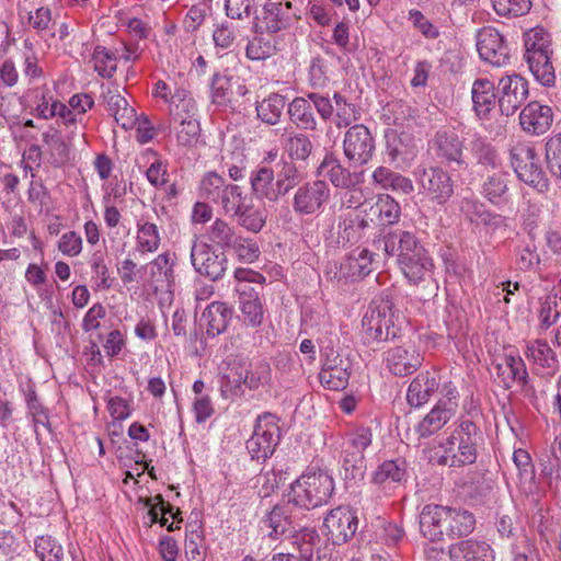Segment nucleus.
I'll list each match as a JSON object with an SVG mask.
<instances>
[{
    "label": "nucleus",
    "mask_w": 561,
    "mask_h": 561,
    "mask_svg": "<svg viewBox=\"0 0 561 561\" xmlns=\"http://www.w3.org/2000/svg\"><path fill=\"white\" fill-rule=\"evenodd\" d=\"M471 152L481 165L493 169L499 165V157L495 150L480 137L472 140Z\"/></svg>",
    "instance_id": "0e129e2a"
},
{
    "label": "nucleus",
    "mask_w": 561,
    "mask_h": 561,
    "mask_svg": "<svg viewBox=\"0 0 561 561\" xmlns=\"http://www.w3.org/2000/svg\"><path fill=\"white\" fill-rule=\"evenodd\" d=\"M414 176L422 192L434 203L444 205L454 194V181L439 167H417Z\"/></svg>",
    "instance_id": "6e6552de"
},
{
    "label": "nucleus",
    "mask_w": 561,
    "mask_h": 561,
    "mask_svg": "<svg viewBox=\"0 0 561 561\" xmlns=\"http://www.w3.org/2000/svg\"><path fill=\"white\" fill-rule=\"evenodd\" d=\"M226 186L224 178L210 171L203 176L199 184V193L203 198L215 202L219 198V194Z\"/></svg>",
    "instance_id": "13d9d810"
},
{
    "label": "nucleus",
    "mask_w": 561,
    "mask_h": 561,
    "mask_svg": "<svg viewBox=\"0 0 561 561\" xmlns=\"http://www.w3.org/2000/svg\"><path fill=\"white\" fill-rule=\"evenodd\" d=\"M511 163L517 176L539 192L548 190L549 183L539 164V160L529 147H519L511 151Z\"/></svg>",
    "instance_id": "9d476101"
},
{
    "label": "nucleus",
    "mask_w": 561,
    "mask_h": 561,
    "mask_svg": "<svg viewBox=\"0 0 561 561\" xmlns=\"http://www.w3.org/2000/svg\"><path fill=\"white\" fill-rule=\"evenodd\" d=\"M285 104L286 102L284 96L276 93L271 94L257 104V116L264 123L275 125L282 116Z\"/></svg>",
    "instance_id": "c03bdc74"
},
{
    "label": "nucleus",
    "mask_w": 561,
    "mask_h": 561,
    "mask_svg": "<svg viewBox=\"0 0 561 561\" xmlns=\"http://www.w3.org/2000/svg\"><path fill=\"white\" fill-rule=\"evenodd\" d=\"M275 49V45L270 39L256 34V36L249 41L245 55L251 60H264L271 57Z\"/></svg>",
    "instance_id": "052dcab7"
},
{
    "label": "nucleus",
    "mask_w": 561,
    "mask_h": 561,
    "mask_svg": "<svg viewBox=\"0 0 561 561\" xmlns=\"http://www.w3.org/2000/svg\"><path fill=\"white\" fill-rule=\"evenodd\" d=\"M370 213L377 217L379 226H390L399 221L401 207L389 195H381L370 207Z\"/></svg>",
    "instance_id": "4c0bfd02"
},
{
    "label": "nucleus",
    "mask_w": 561,
    "mask_h": 561,
    "mask_svg": "<svg viewBox=\"0 0 561 561\" xmlns=\"http://www.w3.org/2000/svg\"><path fill=\"white\" fill-rule=\"evenodd\" d=\"M419 524L421 534L435 542L470 535L476 527V517L462 507L427 504L420 513Z\"/></svg>",
    "instance_id": "f03ea898"
},
{
    "label": "nucleus",
    "mask_w": 561,
    "mask_h": 561,
    "mask_svg": "<svg viewBox=\"0 0 561 561\" xmlns=\"http://www.w3.org/2000/svg\"><path fill=\"white\" fill-rule=\"evenodd\" d=\"M333 100L335 103V125L339 128L347 127L357 121V111L353 103L347 102L340 93H334Z\"/></svg>",
    "instance_id": "6e6d98bb"
},
{
    "label": "nucleus",
    "mask_w": 561,
    "mask_h": 561,
    "mask_svg": "<svg viewBox=\"0 0 561 561\" xmlns=\"http://www.w3.org/2000/svg\"><path fill=\"white\" fill-rule=\"evenodd\" d=\"M394 317L393 302L389 297L373 300L362 321L365 343H380L396 337Z\"/></svg>",
    "instance_id": "423d86ee"
},
{
    "label": "nucleus",
    "mask_w": 561,
    "mask_h": 561,
    "mask_svg": "<svg viewBox=\"0 0 561 561\" xmlns=\"http://www.w3.org/2000/svg\"><path fill=\"white\" fill-rule=\"evenodd\" d=\"M471 99L473 110L480 118H486L499 100L494 84L488 79L474 80L471 89Z\"/></svg>",
    "instance_id": "bb28decb"
},
{
    "label": "nucleus",
    "mask_w": 561,
    "mask_h": 561,
    "mask_svg": "<svg viewBox=\"0 0 561 561\" xmlns=\"http://www.w3.org/2000/svg\"><path fill=\"white\" fill-rule=\"evenodd\" d=\"M497 103L503 115H513L528 96V83L519 75L504 77L499 82Z\"/></svg>",
    "instance_id": "f3484780"
},
{
    "label": "nucleus",
    "mask_w": 561,
    "mask_h": 561,
    "mask_svg": "<svg viewBox=\"0 0 561 561\" xmlns=\"http://www.w3.org/2000/svg\"><path fill=\"white\" fill-rule=\"evenodd\" d=\"M386 362L393 375L403 377L417 370L423 357L413 346H398L387 352Z\"/></svg>",
    "instance_id": "aec40b11"
},
{
    "label": "nucleus",
    "mask_w": 561,
    "mask_h": 561,
    "mask_svg": "<svg viewBox=\"0 0 561 561\" xmlns=\"http://www.w3.org/2000/svg\"><path fill=\"white\" fill-rule=\"evenodd\" d=\"M284 136L286 137L285 148L291 159L306 161L310 157L313 146L307 135L286 131Z\"/></svg>",
    "instance_id": "79ce46f5"
},
{
    "label": "nucleus",
    "mask_w": 561,
    "mask_h": 561,
    "mask_svg": "<svg viewBox=\"0 0 561 561\" xmlns=\"http://www.w3.org/2000/svg\"><path fill=\"white\" fill-rule=\"evenodd\" d=\"M173 119L175 122H180V126L178 128L179 142L184 146L191 145L192 141L197 138L201 130L197 119L192 116L183 117L179 113L173 115Z\"/></svg>",
    "instance_id": "e2e57ef3"
},
{
    "label": "nucleus",
    "mask_w": 561,
    "mask_h": 561,
    "mask_svg": "<svg viewBox=\"0 0 561 561\" xmlns=\"http://www.w3.org/2000/svg\"><path fill=\"white\" fill-rule=\"evenodd\" d=\"M330 187L321 180L307 182L298 187L293 198V209L298 215H313L329 201Z\"/></svg>",
    "instance_id": "4468645a"
},
{
    "label": "nucleus",
    "mask_w": 561,
    "mask_h": 561,
    "mask_svg": "<svg viewBox=\"0 0 561 561\" xmlns=\"http://www.w3.org/2000/svg\"><path fill=\"white\" fill-rule=\"evenodd\" d=\"M160 234L156 224L138 221L137 249L141 252H156L160 247Z\"/></svg>",
    "instance_id": "a18cd8bd"
},
{
    "label": "nucleus",
    "mask_w": 561,
    "mask_h": 561,
    "mask_svg": "<svg viewBox=\"0 0 561 561\" xmlns=\"http://www.w3.org/2000/svg\"><path fill=\"white\" fill-rule=\"evenodd\" d=\"M146 505L150 506L149 515L151 523H160L161 526H167L168 530H173V524L168 525V518L164 516L165 514H170L173 519H176L178 515L181 514L179 508L174 512L173 506L170 503H165L160 494L147 499Z\"/></svg>",
    "instance_id": "49530a36"
},
{
    "label": "nucleus",
    "mask_w": 561,
    "mask_h": 561,
    "mask_svg": "<svg viewBox=\"0 0 561 561\" xmlns=\"http://www.w3.org/2000/svg\"><path fill=\"white\" fill-rule=\"evenodd\" d=\"M280 438L279 427L272 414L257 417L253 435L247 442V448L253 459H266L277 446Z\"/></svg>",
    "instance_id": "1a4fd4ad"
},
{
    "label": "nucleus",
    "mask_w": 561,
    "mask_h": 561,
    "mask_svg": "<svg viewBox=\"0 0 561 561\" xmlns=\"http://www.w3.org/2000/svg\"><path fill=\"white\" fill-rule=\"evenodd\" d=\"M239 226L251 232H260L265 225L266 216L264 211L254 208L252 205H243L234 215Z\"/></svg>",
    "instance_id": "de8ad7c7"
},
{
    "label": "nucleus",
    "mask_w": 561,
    "mask_h": 561,
    "mask_svg": "<svg viewBox=\"0 0 561 561\" xmlns=\"http://www.w3.org/2000/svg\"><path fill=\"white\" fill-rule=\"evenodd\" d=\"M35 553L41 561H73L51 536H39L35 540Z\"/></svg>",
    "instance_id": "a19ab883"
},
{
    "label": "nucleus",
    "mask_w": 561,
    "mask_h": 561,
    "mask_svg": "<svg viewBox=\"0 0 561 561\" xmlns=\"http://www.w3.org/2000/svg\"><path fill=\"white\" fill-rule=\"evenodd\" d=\"M477 49L480 57L497 67L510 59V50L500 32L493 27H483L477 34Z\"/></svg>",
    "instance_id": "dca6fc26"
},
{
    "label": "nucleus",
    "mask_w": 561,
    "mask_h": 561,
    "mask_svg": "<svg viewBox=\"0 0 561 561\" xmlns=\"http://www.w3.org/2000/svg\"><path fill=\"white\" fill-rule=\"evenodd\" d=\"M274 179L275 173L271 168L261 167L254 170L250 176L252 193L257 198L276 202L279 195Z\"/></svg>",
    "instance_id": "7c9ffc66"
},
{
    "label": "nucleus",
    "mask_w": 561,
    "mask_h": 561,
    "mask_svg": "<svg viewBox=\"0 0 561 561\" xmlns=\"http://www.w3.org/2000/svg\"><path fill=\"white\" fill-rule=\"evenodd\" d=\"M234 98V82L232 77L214 75L211 81L213 103L225 105Z\"/></svg>",
    "instance_id": "09e8293b"
},
{
    "label": "nucleus",
    "mask_w": 561,
    "mask_h": 561,
    "mask_svg": "<svg viewBox=\"0 0 561 561\" xmlns=\"http://www.w3.org/2000/svg\"><path fill=\"white\" fill-rule=\"evenodd\" d=\"M343 151L354 167L368 163L375 151V140L369 129L362 124L351 126L344 136Z\"/></svg>",
    "instance_id": "f8f14e48"
},
{
    "label": "nucleus",
    "mask_w": 561,
    "mask_h": 561,
    "mask_svg": "<svg viewBox=\"0 0 561 561\" xmlns=\"http://www.w3.org/2000/svg\"><path fill=\"white\" fill-rule=\"evenodd\" d=\"M525 59L538 82L550 87L554 83V68L550 60V36L543 28H534L525 36Z\"/></svg>",
    "instance_id": "39448f33"
},
{
    "label": "nucleus",
    "mask_w": 561,
    "mask_h": 561,
    "mask_svg": "<svg viewBox=\"0 0 561 561\" xmlns=\"http://www.w3.org/2000/svg\"><path fill=\"white\" fill-rule=\"evenodd\" d=\"M494 371L504 388L508 389L513 383L525 385L527 381V370L524 360L520 357L506 355L496 362Z\"/></svg>",
    "instance_id": "5701e85b"
},
{
    "label": "nucleus",
    "mask_w": 561,
    "mask_h": 561,
    "mask_svg": "<svg viewBox=\"0 0 561 561\" xmlns=\"http://www.w3.org/2000/svg\"><path fill=\"white\" fill-rule=\"evenodd\" d=\"M553 122V113L550 106L537 101L528 103L520 112L519 123L528 134L542 135L548 131Z\"/></svg>",
    "instance_id": "6ab92c4d"
},
{
    "label": "nucleus",
    "mask_w": 561,
    "mask_h": 561,
    "mask_svg": "<svg viewBox=\"0 0 561 561\" xmlns=\"http://www.w3.org/2000/svg\"><path fill=\"white\" fill-rule=\"evenodd\" d=\"M276 172V187L280 196L286 195L302 181V174L291 161H282Z\"/></svg>",
    "instance_id": "58836bf2"
},
{
    "label": "nucleus",
    "mask_w": 561,
    "mask_h": 561,
    "mask_svg": "<svg viewBox=\"0 0 561 561\" xmlns=\"http://www.w3.org/2000/svg\"><path fill=\"white\" fill-rule=\"evenodd\" d=\"M191 260L197 273L213 280L220 278L226 271L227 259L225 254H217L202 242L193 244Z\"/></svg>",
    "instance_id": "a211bd4d"
},
{
    "label": "nucleus",
    "mask_w": 561,
    "mask_h": 561,
    "mask_svg": "<svg viewBox=\"0 0 561 561\" xmlns=\"http://www.w3.org/2000/svg\"><path fill=\"white\" fill-rule=\"evenodd\" d=\"M495 13L504 18L523 16L531 8L530 0H491Z\"/></svg>",
    "instance_id": "864d4df0"
},
{
    "label": "nucleus",
    "mask_w": 561,
    "mask_h": 561,
    "mask_svg": "<svg viewBox=\"0 0 561 561\" xmlns=\"http://www.w3.org/2000/svg\"><path fill=\"white\" fill-rule=\"evenodd\" d=\"M288 115L290 121L298 127L305 130H314L317 128V121L313 115V106L304 98H295L288 104Z\"/></svg>",
    "instance_id": "c9c22d12"
},
{
    "label": "nucleus",
    "mask_w": 561,
    "mask_h": 561,
    "mask_svg": "<svg viewBox=\"0 0 561 561\" xmlns=\"http://www.w3.org/2000/svg\"><path fill=\"white\" fill-rule=\"evenodd\" d=\"M546 162L550 173L561 179V134L548 139L546 144Z\"/></svg>",
    "instance_id": "bf43d9fd"
},
{
    "label": "nucleus",
    "mask_w": 561,
    "mask_h": 561,
    "mask_svg": "<svg viewBox=\"0 0 561 561\" xmlns=\"http://www.w3.org/2000/svg\"><path fill=\"white\" fill-rule=\"evenodd\" d=\"M334 490L331 476L322 470L301 474L290 485V502L296 506L312 510L328 503Z\"/></svg>",
    "instance_id": "20e7f679"
},
{
    "label": "nucleus",
    "mask_w": 561,
    "mask_h": 561,
    "mask_svg": "<svg viewBox=\"0 0 561 561\" xmlns=\"http://www.w3.org/2000/svg\"><path fill=\"white\" fill-rule=\"evenodd\" d=\"M232 317V309L225 302L214 301L202 313V321L210 336L225 332Z\"/></svg>",
    "instance_id": "c756f323"
},
{
    "label": "nucleus",
    "mask_w": 561,
    "mask_h": 561,
    "mask_svg": "<svg viewBox=\"0 0 561 561\" xmlns=\"http://www.w3.org/2000/svg\"><path fill=\"white\" fill-rule=\"evenodd\" d=\"M453 409L451 405L443 409L436 404L417 424L415 430L420 437L426 438L440 431L455 416Z\"/></svg>",
    "instance_id": "f704fd0d"
},
{
    "label": "nucleus",
    "mask_w": 561,
    "mask_h": 561,
    "mask_svg": "<svg viewBox=\"0 0 561 561\" xmlns=\"http://www.w3.org/2000/svg\"><path fill=\"white\" fill-rule=\"evenodd\" d=\"M351 367H339L327 373L319 374L320 382L330 390H344L350 380Z\"/></svg>",
    "instance_id": "680f3d73"
},
{
    "label": "nucleus",
    "mask_w": 561,
    "mask_h": 561,
    "mask_svg": "<svg viewBox=\"0 0 561 561\" xmlns=\"http://www.w3.org/2000/svg\"><path fill=\"white\" fill-rule=\"evenodd\" d=\"M438 376L435 371H421L410 383L407 400L411 407L425 404L438 390Z\"/></svg>",
    "instance_id": "4be33fe9"
},
{
    "label": "nucleus",
    "mask_w": 561,
    "mask_h": 561,
    "mask_svg": "<svg viewBox=\"0 0 561 561\" xmlns=\"http://www.w3.org/2000/svg\"><path fill=\"white\" fill-rule=\"evenodd\" d=\"M506 191V178L502 172H497L489 176L483 184V193L485 197L492 203H497Z\"/></svg>",
    "instance_id": "69168bd1"
},
{
    "label": "nucleus",
    "mask_w": 561,
    "mask_h": 561,
    "mask_svg": "<svg viewBox=\"0 0 561 561\" xmlns=\"http://www.w3.org/2000/svg\"><path fill=\"white\" fill-rule=\"evenodd\" d=\"M209 240L220 248H230L237 242L239 236L232 227L221 219H216L208 231Z\"/></svg>",
    "instance_id": "8fccbe9b"
},
{
    "label": "nucleus",
    "mask_w": 561,
    "mask_h": 561,
    "mask_svg": "<svg viewBox=\"0 0 561 561\" xmlns=\"http://www.w3.org/2000/svg\"><path fill=\"white\" fill-rule=\"evenodd\" d=\"M43 142L47 147L49 161L54 167L60 168L70 161V146L62 139L59 130L49 128L43 133Z\"/></svg>",
    "instance_id": "473e14b6"
},
{
    "label": "nucleus",
    "mask_w": 561,
    "mask_h": 561,
    "mask_svg": "<svg viewBox=\"0 0 561 561\" xmlns=\"http://www.w3.org/2000/svg\"><path fill=\"white\" fill-rule=\"evenodd\" d=\"M480 432L469 420L461 421L445 443L427 449L430 462L439 466L460 468L477 459Z\"/></svg>",
    "instance_id": "7ed1b4c3"
},
{
    "label": "nucleus",
    "mask_w": 561,
    "mask_h": 561,
    "mask_svg": "<svg viewBox=\"0 0 561 561\" xmlns=\"http://www.w3.org/2000/svg\"><path fill=\"white\" fill-rule=\"evenodd\" d=\"M173 261L169 253L159 254L150 262L149 285L157 291H168L174 283Z\"/></svg>",
    "instance_id": "393cba45"
},
{
    "label": "nucleus",
    "mask_w": 561,
    "mask_h": 561,
    "mask_svg": "<svg viewBox=\"0 0 561 561\" xmlns=\"http://www.w3.org/2000/svg\"><path fill=\"white\" fill-rule=\"evenodd\" d=\"M214 203L219 204L226 214L234 216L244 205L241 187L236 184H227L219 194V198Z\"/></svg>",
    "instance_id": "603ef678"
},
{
    "label": "nucleus",
    "mask_w": 561,
    "mask_h": 561,
    "mask_svg": "<svg viewBox=\"0 0 561 561\" xmlns=\"http://www.w3.org/2000/svg\"><path fill=\"white\" fill-rule=\"evenodd\" d=\"M357 526V516L347 506L331 510L323 522L325 535L333 546L347 542L355 535Z\"/></svg>",
    "instance_id": "ddd939ff"
},
{
    "label": "nucleus",
    "mask_w": 561,
    "mask_h": 561,
    "mask_svg": "<svg viewBox=\"0 0 561 561\" xmlns=\"http://www.w3.org/2000/svg\"><path fill=\"white\" fill-rule=\"evenodd\" d=\"M460 213L472 224L496 228L501 225L500 215L490 213L485 206L472 197H462L458 202Z\"/></svg>",
    "instance_id": "c85d7f7f"
},
{
    "label": "nucleus",
    "mask_w": 561,
    "mask_h": 561,
    "mask_svg": "<svg viewBox=\"0 0 561 561\" xmlns=\"http://www.w3.org/2000/svg\"><path fill=\"white\" fill-rule=\"evenodd\" d=\"M319 540V535L314 529L305 528L296 535L295 543L299 546V557L291 553L274 554L270 561H312V547Z\"/></svg>",
    "instance_id": "e433bc0d"
},
{
    "label": "nucleus",
    "mask_w": 561,
    "mask_h": 561,
    "mask_svg": "<svg viewBox=\"0 0 561 561\" xmlns=\"http://www.w3.org/2000/svg\"><path fill=\"white\" fill-rule=\"evenodd\" d=\"M377 251L386 256L396 257L404 276L414 285L424 283L430 294L435 287L431 275L432 260L427 256L424 247L410 231L396 230L388 232L374 241Z\"/></svg>",
    "instance_id": "f257e3e1"
},
{
    "label": "nucleus",
    "mask_w": 561,
    "mask_h": 561,
    "mask_svg": "<svg viewBox=\"0 0 561 561\" xmlns=\"http://www.w3.org/2000/svg\"><path fill=\"white\" fill-rule=\"evenodd\" d=\"M104 101L106 102L108 112H111L116 123L124 129H130L136 125V111L117 90H108L104 94Z\"/></svg>",
    "instance_id": "cd10ccee"
},
{
    "label": "nucleus",
    "mask_w": 561,
    "mask_h": 561,
    "mask_svg": "<svg viewBox=\"0 0 561 561\" xmlns=\"http://www.w3.org/2000/svg\"><path fill=\"white\" fill-rule=\"evenodd\" d=\"M526 355L537 368L545 369L547 376H553L559 369L556 353L545 341L537 340L528 345Z\"/></svg>",
    "instance_id": "2f4dec72"
},
{
    "label": "nucleus",
    "mask_w": 561,
    "mask_h": 561,
    "mask_svg": "<svg viewBox=\"0 0 561 561\" xmlns=\"http://www.w3.org/2000/svg\"><path fill=\"white\" fill-rule=\"evenodd\" d=\"M436 156L446 163L453 162L463 165V144L454 133L438 131L434 138Z\"/></svg>",
    "instance_id": "a878e982"
},
{
    "label": "nucleus",
    "mask_w": 561,
    "mask_h": 561,
    "mask_svg": "<svg viewBox=\"0 0 561 561\" xmlns=\"http://www.w3.org/2000/svg\"><path fill=\"white\" fill-rule=\"evenodd\" d=\"M225 11L232 20H243L255 14L254 0H225Z\"/></svg>",
    "instance_id": "338daca9"
},
{
    "label": "nucleus",
    "mask_w": 561,
    "mask_h": 561,
    "mask_svg": "<svg viewBox=\"0 0 561 561\" xmlns=\"http://www.w3.org/2000/svg\"><path fill=\"white\" fill-rule=\"evenodd\" d=\"M298 10L293 1L276 3L267 0L261 12H255L251 30L255 34L277 33L299 19Z\"/></svg>",
    "instance_id": "0eeeda50"
},
{
    "label": "nucleus",
    "mask_w": 561,
    "mask_h": 561,
    "mask_svg": "<svg viewBox=\"0 0 561 561\" xmlns=\"http://www.w3.org/2000/svg\"><path fill=\"white\" fill-rule=\"evenodd\" d=\"M319 170L327 171L331 183L335 187L348 188L358 183L357 178L345 169L333 153L325 154Z\"/></svg>",
    "instance_id": "72a5a7b5"
},
{
    "label": "nucleus",
    "mask_w": 561,
    "mask_h": 561,
    "mask_svg": "<svg viewBox=\"0 0 561 561\" xmlns=\"http://www.w3.org/2000/svg\"><path fill=\"white\" fill-rule=\"evenodd\" d=\"M412 138L407 134L390 131L386 134V152L391 162L410 153Z\"/></svg>",
    "instance_id": "3c124183"
},
{
    "label": "nucleus",
    "mask_w": 561,
    "mask_h": 561,
    "mask_svg": "<svg viewBox=\"0 0 561 561\" xmlns=\"http://www.w3.org/2000/svg\"><path fill=\"white\" fill-rule=\"evenodd\" d=\"M513 461L518 470V476L522 484H529V492L533 491V483L535 480V470L531 462L530 455L524 449H516L513 453Z\"/></svg>",
    "instance_id": "4d7b16f0"
},
{
    "label": "nucleus",
    "mask_w": 561,
    "mask_h": 561,
    "mask_svg": "<svg viewBox=\"0 0 561 561\" xmlns=\"http://www.w3.org/2000/svg\"><path fill=\"white\" fill-rule=\"evenodd\" d=\"M92 62L94 70L104 78H111L116 70V57L105 47L96 46L93 55Z\"/></svg>",
    "instance_id": "5fc2aeb1"
},
{
    "label": "nucleus",
    "mask_w": 561,
    "mask_h": 561,
    "mask_svg": "<svg viewBox=\"0 0 561 561\" xmlns=\"http://www.w3.org/2000/svg\"><path fill=\"white\" fill-rule=\"evenodd\" d=\"M234 291L238 296L240 319L249 328H259L264 322V307L260 293L254 285L248 282L237 284Z\"/></svg>",
    "instance_id": "2eb2a0df"
},
{
    "label": "nucleus",
    "mask_w": 561,
    "mask_h": 561,
    "mask_svg": "<svg viewBox=\"0 0 561 561\" xmlns=\"http://www.w3.org/2000/svg\"><path fill=\"white\" fill-rule=\"evenodd\" d=\"M451 561H492L491 547L482 541L461 540L449 547Z\"/></svg>",
    "instance_id": "b1692460"
},
{
    "label": "nucleus",
    "mask_w": 561,
    "mask_h": 561,
    "mask_svg": "<svg viewBox=\"0 0 561 561\" xmlns=\"http://www.w3.org/2000/svg\"><path fill=\"white\" fill-rule=\"evenodd\" d=\"M407 472L405 461L402 459L386 460L375 471L373 481L378 484L400 482Z\"/></svg>",
    "instance_id": "37998d69"
},
{
    "label": "nucleus",
    "mask_w": 561,
    "mask_h": 561,
    "mask_svg": "<svg viewBox=\"0 0 561 561\" xmlns=\"http://www.w3.org/2000/svg\"><path fill=\"white\" fill-rule=\"evenodd\" d=\"M561 313V298L557 294L548 295L541 304L540 318L545 327L553 324Z\"/></svg>",
    "instance_id": "774afa93"
},
{
    "label": "nucleus",
    "mask_w": 561,
    "mask_h": 561,
    "mask_svg": "<svg viewBox=\"0 0 561 561\" xmlns=\"http://www.w3.org/2000/svg\"><path fill=\"white\" fill-rule=\"evenodd\" d=\"M268 369L270 367L266 363H260L252 370L243 369L241 366H233L225 375L226 383L224 387H230V390H232L240 389L241 385H245L249 389H257L267 381Z\"/></svg>",
    "instance_id": "412c9836"
},
{
    "label": "nucleus",
    "mask_w": 561,
    "mask_h": 561,
    "mask_svg": "<svg viewBox=\"0 0 561 561\" xmlns=\"http://www.w3.org/2000/svg\"><path fill=\"white\" fill-rule=\"evenodd\" d=\"M263 523L271 529L268 535L275 538L294 528L288 507L282 505H275L265 516Z\"/></svg>",
    "instance_id": "ea45409f"
},
{
    "label": "nucleus",
    "mask_w": 561,
    "mask_h": 561,
    "mask_svg": "<svg viewBox=\"0 0 561 561\" xmlns=\"http://www.w3.org/2000/svg\"><path fill=\"white\" fill-rule=\"evenodd\" d=\"M371 431L365 427L350 434L343 451V469L346 472V478L360 479L364 477L366 469L364 451L371 444Z\"/></svg>",
    "instance_id": "9b49d317"
}]
</instances>
